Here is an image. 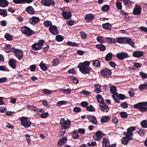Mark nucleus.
Wrapping results in <instances>:
<instances>
[{
	"label": "nucleus",
	"instance_id": "864d4df0",
	"mask_svg": "<svg viewBox=\"0 0 147 147\" xmlns=\"http://www.w3.org/2000/svg\"><path fill=\"white\" fill-rule=\"evenodd\" d=\"M121 117L122 118H126L127 117L128 115L125 112H121L120 113Z\"/></svg>",
	"mask_w": 147,
	"mask_h": 147
},
{
	"label": "nucleus",
	"instance_id": "c756f323",
	"mask_svg": "<svg viewBox=\"0 0 147 147\" xmlns=\"http://www.w3.org/2000/svg\"><path fill=\"white\" fill-rule=\"evenodd\" d=\"M110 119L109 117L107 116H103L100 119L101 122L103 123L108 121Z\"/></svg>",
	"mask_w": 147,
	"mask_h": 147
},
{
	"label": "nucleus",
	"instance_id": "603ef678",
	"mask_svg": "<svg viewBox=\"0 0 147 147\" xmlns=\"http://www.w3.org/2000/svg\"><path fill=\"white\" fill-rule=\"evenodd\" d=\"M87 111L90 112H94L95 111V109L94 107L91 105L88 106L86 108Z\"/></svg>",
	"mask_w": 147,
	"mask_h": 147
},
{
	"label": "nucleus",
	"instance_id": "9d476101",
	"mask_svg": "<svg viewBox=\"0 0 147 147\" xmlns=\"http://www.w3.org/2000/svg\"><path fill=\"white\" fill-rule=\"evenodd\" d=\"M41 3L42 5L48 7L54 6L55 4V2L53 0H42Z\"/></svg>",
	"mask_w": 147,
	"mask_h": 147
},
{
	"label": "nucleus",
	"instance_id": "412c9836",
	"mask_svg": "<svg viewBox=\"0 0 147 147\" xmlns=\"http://www.w3.org/2000/svg\"><path fill=\"white\" fill-rule=\"evenodd\" d=\"M127 136V137H123L121 139V143L124 145H127L130 140H132L133 138Z\"/></svg>",
	"mask_w": 147,
	"mask_h": 147
},
{
	"label": "nucleus",
	"instance_id": "aec40b11",
	"mask_svg": "<svg viewBox=\"0 0 147 147\" xmlns=\"http://www.w3.org/2000/svg\"><path fill=\"white\" fill-rule=\"evenodd\" d=\"M62 15L65 19L69 20L71 18L72 14L70 11H63Z\"/></svg>",
	"mask_w": 147,
	"mask_h": 147
},
{
	"label": "nucleus",
	"instance_id": "6ab92c4d",
	"mask_svg": "<svg viewBox=\"0 0 147 147\" xmlns=\"http://www.w3.org/2000/svg\"><path fill=\"white\" fill-rule=\"evenodd\" d=\"M95 18L94 15L92 14H88L86 15L84 18L86 22H90Z\"/></svg>",
	"mask_w": 147,
	"mask_h": 147
},
{
	"label": "nucleus",
	"instance_id": "0eeeda50",
	"mask_svg": "<svg viewBox=\"0 0 147 147\" xmlns=\"http://www.w3.org/2000/svg\"><path fill=\"white\" fill-rule=\"evenodd\" d=\"M45 40H40L37 43H35L32 45V49L35 51H37L41 50L42 46L44 45Z\"/></svg>",
	"mask_w": 147,
	"mask_h": 147
},
{
	"label": "nucleus",
	"instance_id": "c9c22d12",
	"mask_svg": "<svg viewBox=\"0 0 147 147\" xmlns=\"http://www.w3.org/2000/svg\"><path fill=\"white\" fill-rule=\"evenodd\" d=\"M67 140V138L66 137H62L59 140L57 143V145L59 146H61V144H60V142H63L64 144L65 143Z\"/></svg>",
	"mask_w": 147,
	"mask_h": 147
},
{
	"label": "nucleus",
	"instance_id": "de8ad7c7",
	"mask_svg": "<svg viewBox=\"0 0 147 147\" xmlns=\"http://www.w3.org/2000/svg\"><path fill=\"white\" fill-rule=\"evenodd\" d=\"M124 4L125 5H127L128 6H130L132 4V1L130 0H124L123 1Z\"/></svg>",
	"mask_w": 147,
	"mask_h": 147
},
{
	"label": "nucleus",
	"instance_id": "774afa93",
	"mask_svg": "<svg viewBox=\"0 0 147 147\" xmlns=\"http://www.w3.org/2000/svg\"><path fill=\"white\" fill-rule=\"evenodd\" d=\"M140 74L141 77L143 79H146L147 78V74L145 73H144L142 71L140 72Z\"/></svg>",
	"mask_w": 147,
	"mask_h": 147
},
{
	"label": "nucleus",
	"instance_id": "79ce46f5",
	"mask_svg": "<svg viewBox=\"0 0 147 147\" xmlns=\"http://www.w3.org/2000/svg\"><path fill=\"white\" fill-rule=\"evenodd\" d=\"M116 7L117 9L119 10H121L122 9V6L121 4V3L117 1L115 3Z\"/></svg>",
	"mask_w": 147,
	"mask_h": 147
},
{
	"label": "nucleus",
	"instance_id": "a211bd4d",
	"mask_svg": "<svg viewBox=\"0 0 147 147\" xmlns=\"http://www.w3.org/2000/svg\"><path fill=\"white\" fill-rule=\"evenodd\" d=\"M17 61L16 60L13 59H9L8 62L9 65L12 69H16V68Z\"/></svg>",
	"mask_w": 147,
	"mask_h": 147
},
{
	"label": "nucleus",
	"instance_id": "b1692460",
	"mask_svg": "<svg viewBox=\"0 0 147 147\" xmlns=\"http://www.w3.org/2000/svg\"><path fill=\"white\" fill-rule=\"evenodd\" d=\"M143 52L141 51H135L133 53L132 56L136 58H139L143 56Z\"/></svg>",
	"mask_w": 147,
	"mask_h": 147
},
{
	"label": "nucleus",
	"instance_id": "37998d69",
	"mask_svg": "<svg viewBox=\"0 0 147 147\" xmlns=\"http://www.w3.org/2000/svg\"><path fill=\"white\" fill-rule=\"evenodd\" d=\"M66 44L68 46L74 47H76L78 46V44L76 43L70 41L67 42Z\"/></svg>",
	"mask_w": 147,
	"mask_h": 147
},
{
	"label": "nucleus",
	"instance_id": "f8f14e48",
	"mask_svg": "<svg viewBox=\"0 0 147 147\" xmlns=\"http://www.w3.org/2000/svg\"><path fill=\"white\" fill-rule=\"evenodd\" d=\"M135 6L136 7L134 8L133 11V14L134 15H139L141 13L142 8L140 6H139L137 4H136Z\"/></svg>",
	"mask_w": 147,
	"mask_h": 147
},
{
	"label": "nucleus",
	"instance_id": "f03ea898",
	"mask_svg": "<svg viewBox=\"0 0 147 147\" xmlns=\"http://www.w3.org/2000/svg\"><path fill=\"white\" fill-rule=\"evenodd\" d=\"M147 101L140 102L134 105V108L138 109L140 112H146L147 111Z\"/></svg>",
	"mask_w": 147,
	"mask_h": 147
},
{
	"label": "nucleus",
	"instance_id": "20e7f679",
	"mask_svg": "<svg viewBox=\"0 0 147 147\" xmlns=\"http://www.w3.org/2000/svg\"><path fill=\"white\" fill-rule=\"evenodd\" d=\"M11 52L14 53V55L19 60H20L22 58L23 56V52L21 49L12 47L11 48Z\"/></svg>",
	"mask_w": 147,
	"mask_h": 147
},
{
	"label": "nucleus",
	"instance_id": "58836bf2",
	"mask_svg": "<svg viewBox=\"0 0 147 147\" xmlns=\"http://www.w3.org/2000/svg\"><path fill=\"white\" fill-rule=\"evenodd\" d=\"M106 40L108 43H115V39L112 38H106Z\"/></svg>",
	"mask_w": 147,
	"mask_h": 147
},
{
	"label": "nucleus",
	"instance_id": "8fccbe9b",
	"mask_svg": "<svg viewBox=\"0 0 147 147\" xmlns=\"http://www.w3.org/2000/svg\"><path fill=\"white\" fill-rule=\"evenodd\" d=\"M60 91L61 92H62L63 94H69L71 92V90L69 88H67L66 89H61Z\"/></svg>",
	"mask_w": 147,
	"mask_h": 147
},
{
	"label": "nucleus",
	"instance_id": "f257e3e1",
	"mask_svg": "<svg viewBox=\"0 0 147 147\" xmlns=\"http://www.w3.org/2000/svg\"><path fill=\"white\" fill-rule=\"evenodd\" d=\"M90 63L89 61H85L83 63H80L78 67L79 69L80 72L84 74H89L91 68L89 67Z\"/></svg>",
	"mask_w": 147,
	"mask_h": 147
},
{
	"label": "nucleus",
	"instance_id": "ddd939ff",
	"mask_svg": "<svg viewBox=\"0 0 147 147\" xmlns=\"http://www.w3.org/2000/svg\"><path fill=\"white\" fill-rule=\"evenodd\" d=\"M50 32L54 35H56L59 33L57 27L55 25L51 26L49 28Z\"/></svg>",
	"mask_w": 147,
	"mask_h": 147
},
{
	"label": "nucleus",
	"instance_id": "473e14b6",
	"mask_svg": "<svg viewBox=\"0 0 147 147\" xmlns=\"http://www.w3.org/2000/svg\"><path fill=\"white\" fill-rule=\"evenodd\" d=\"M96 98L97 101L100 103V104L104 103V100L102 96L100 94H99L97 95Z\"/></svg>",
	"mask_w": 147,
	"mask_h": 147
},
{
	"label": "nucleus",
	"instance_id": "4be33fe9",
	"mask_svg": "<svg viewBox=\"0 0 147 147\" xmlns=\"http://www.w3.org/2000/svg\"><path fill=\"white\" fill-rule=\"evenodd\" d=\"M102 132L100 131H97L96 132V135L93 136L94 139L96 141H100L102 138Z\"/></svg>",
	"mask_w": 147,
	"mask_h": 147
},
{
	"label": "nucleus",
	"instance_id": "39448f33",
	"mask_svg": "<svg viewBox=\"0 0 147 147\" xmlns=\"http://www.w3.org/2000/svg\"><path fill=\"white\" fill-rule=\"evenodd\" d=\"M21 31L22 33L28 36H30L35 33L33 30L26 26H23L21 28Z\"/></svg>",
	"mask_w": 147,
	"mask_h": 147
},
{
	"label": "nucleus",
	"instance_id": "bb28decb",
	"mask_svg": "<svg viewBox=\"0 0 147 147\" xmlns=\"http://www.w3.org/2000/svg\"><path fill=\"white\" fill-rule=\"evenodd\" d=\"M102 145L103 147H110L109 142L105 138H104L103 139Z\"/></svg>",
	"mask_w": 147,
	"mask_h": 147
},
{
	"label": "nucleus",
	"instance_id": "6e6d98bb",
	"mask_svg": "<svg viewBox=\"0 0 147 147\" xmlns=\"http://www.w3.org/2000/svg\"><path fill=\"white\" fill-rule=\"evenodd\" d=\"M59 59H55L52 61V65L54 66H57L59 64Z\"/></svg>",
	"mask_w": 147,
	"mask_h": 147
},
{
	"label": "nucleus",
	"instance_id": "13d9d810",
	"mask_svg": "<svg viewBox=\"0 0 147 147\" xmlns=\"http://www.w3.org/2000/svg\"><path fill=\"white\" fill-rule=\"evenodd\" d=\"M73 138L75 139H78L79 138V136L78 134L77 133L76 131H74L73 132Z\"/></svg>",
	"mask_w": 147,
	"mask_h": 147
},
{
	"label": "nucleus",
	"instance_id": "393cba45",
	"mask_svg": "<svg viewBox=\"0 0 147 147\" xmlns=\"http://www.w3.org/2000/svg\"><path fill=\"white\" fill-rule=\"evenodd\" d=\"M25 11L27 13L31 15H34L35 13V11L34 9L31 6H29L26 7Z\"/></svg>",
	"mask_w": 147,
	"mask_h": 147
},
{
	"label": "nucleus",
	"instance_id": "5701e85b",
	"mask_svg": "<svg viewBox=\"0 0 147 147\" xmlns=\"http://www.w3.org/2000/svg\"><path fill=\"white\" fill-rule=\"evenodd\" d=\"M136 128L134 127H131L127 129V136L130 137L129 138H132L131 136H133V131H135Z\"/></svg>",
	"mask_w": 147,
	"mask_h": 147
},
{
	"label": "nucleus",
	"instance_id": "dca6fc26",
	"mask_svg": "<svg viewBox=\"0 0 147 147\" xmlns=\"http://www.w3.org/2000/svg\"><path fill=\"white\" fill-rule=\"evenodd\" d=\"M89 121L94 124L96 125L98 121L95 117L92 115H88L87 117Z\"/></svg>",
	"mask_w": 147,
	"mask_h": 147
},
{
	"label": "nucleus",
	"instance_id": "3c124183",
	"mask_svg": "<svg viewBox=\"0 0 147 147\" xmlns=\"http://www.w3.org/2000/svg\"><path fill=\"white\" fill-rule=\"evenodd\" d=\"M142 127L144 128H147V121L146 120H144L140 123Z\"/></svg>",
	"mask_w": 147,
	"mask_h": 147
},
{
	"label": "nucleus",
	"instance_id": "72a5a7b5",
	"mask_svg": "<svg viewBox=\"0 0 147 147\" xmlns=\"http://www.w3.org/2000/svg\"><path fill=\"white\" fill-rule=\"evenodd\" d=\"M92 65L94 67H99L100 65V61L98 60H95L93 62Z\"/></svg>",
	"mask_w": 147,
	"mask_h": 147
},
{
	"label": "nucleus",
	"instance_id": "ea45409f",
	"mask_svg": "<svg viewBox=\"0 0 147 147\" xmlns=\"http://www.w3.org/2000/svg\"><path fill=\"white\" fill-rule=\"evenodd\" d=\"M110 90L111 93L115 94V93L117 94V93L116 92L117 90L116 87L114 86H111L110 87Z\"/></svg>",
	"mask_w": 147,
	"mask_h": 147
},
{
	"label": "nucleus",
	"instance_id": "f704fd0d",
	"mask_svg": "<svg viewBox=\"0 0 147 147\" xmlns=\"http://www.w3.org/2000/svg\"><path fill=\"white\" fill-rule=\"evenodd\" d=\"M0 15L2 16L3 17H5L7 16V12L6 10L0 9Z\"/></svg>",
	"mask_w": 147,
	"mask_h": 147
},
{
	"label": "nucleus",
	"instance_id": "f3484780",
	"mask_svg": "<svg viewBox=\"0 0 147 147\" xmlns=\"http://www.w3.org/2000/svg\"><path fill=\"white\" fill-rule=\"evenodd\" d=\"M40 18L37 17L33 16L29 19V22L32 25H34L38 23L40 21Z\"/></svg>",
	"mask_w": 147,
	"mask_h": 147
},
{
	"label": "nucleus",
	"instance_id": "4c0bfd02",
	"mask_svg": "<svg viewBox=\"0 0 147 147\" xmlns=\"http://www.w3.org/2000/svg\"><path fill=\"white\" fill-rule=\"evenodd\" d=\"M95 91L96 92V93H99L101 91V88L99 85H95Z\"/></svg>",
	"mask_w": 147,
	"mask_h": 147
},
{
	"label": "nucleus",
	"instance_id": "2f4dec72",
	"mask_svg": "<svg viewBox=\"0 0 147 147\" xmlns=\"http://www.w3.org/2000/svg\"><path fill=\"white\" fill-rule=\"evenodd\" d=\"M113 56V55L111 53H108L105 57V60L106 61H110L112 59Z\"/></svg>",
	"mask_w": 147,
	"mask_h": 147
},
{
	"label": "nucleus",
	"instance_id": "e433bc0d",
	"mask_svg": "<svg viewBox=\"0 0 147 147\" xmlns=\"http://www.w3.org/2000/svg\"><path fill=\"white\" fill-rule=\"evenodd\" d=\"M26 107L28 109H29L32 111H33L35 112L37 109V108L36 107L32 105H28L26 106Z\"/></svg>",
	"mask_w": 147,
	"mask_h": 147
},
{
	"label": "nucleus",
	"instance_id": "338daca9",
	"mask_svg": "<svg viewBox=\"0 0 147 147\" xmlns=\"http://www.w3.org/2000/svg\"><path fill=\"white\" fill-rule=\"evenodd\" d=\"M144 129H140L139 131H137L138 134L141 136H143L144 135Z\"/></svg>",
	"mask_w": 147,
	"mask_h": 147
},
{
	"label": "nucleus",
	"instance_id": "4468645a",
	"mask_svg": "<svg viewBox=\"0 0 147 147\" xmlns=\"http://www.w3.org/2000/svg\"><path fill=\"white\" fill-rule=\"evenodd\" d=\"M34 0H13V2L16 4H29L32 3Z\"/></svg>",
	"mask_w": 147,
	"mask_h": 147
},
{
	"label": "nucleus",
	"instance_id": "49530a36",
	"mask_svg": "<svg viewBox=\"0 0 147 147\" xmlns=\"http://www.w3.org/2000/svg\"><path fill=\"white\" fill-rule=\"evenodd\" d=\"M11 46L9 45H7L6 46L5 49V51L7 53H9L10 51L11 52V48L10 49Z\"/></svg>",
	"mask_w": 147,
	"mask_h": 147
},
{
	"label": "nucleus",
	"instance_id": "9b49d317",
	"mask_svg": "<svg viewBox=\"0 0 147 147\" xmlns=\"http://www.w3.org/2000/svg\"><path fill=\"white\" fill-rule=\"evenodd\" d=\"M116 57L119 60H123L128 57L129 56L127 53L122 52L117 53L116 55Z\"/></svg>",
	"mask_w": 147,
	"mask_h": 147
},
{
	"label": "nucleus",
	"instance_id": "bf43d9fd",
	"mask_svg": "<svg viewBox=\"0 0 147 147\" xmlns=\"http://www.w3.org/2000/svg\"><path fill=\"white\" fill-rule=\"evenodd\" d=\"M42 92L44 94H49L51 93V91L47 89H44L42 91Z\"/></svg>",
	"mask_w": 147,
	"mask_h": 147
},
{
	"label": "nucleus",
	"instance_id": "1a4fd4ad",
	"mask_svg": "<svg viewBox=\"0 0 147 147\" xmlns=\"http://www.w3.org/2000/svg\"><path fill=\"white\" fill-rule=\"evenodd\" d=\"M100 73L104 78H107L111 76L112 74V71L110 69L107 68H105L101 70Z\"/></svg>",
	"mask_w": 147,
	"mask_h": 147
},
{
	"label": "nucleus",
	"instance_id": "6e6552de",
	"mask_svg": "<svg viewBox=\"0 0 147 147\" xmlns=\"http://www.w3.org/2000/svg\"><path fill=\"white\" fill-rule=\"evenodd\" d=\"M20 123L21 125L24 127H29L31 125V121L28 120L27 117H22L20 118Z\"/></svg>",
	"mask_w": 147,
	"mask_h": 147
},
{
	"label": "nucleus",
	"instance_id": "e2e57ef3",
	"mask_svg": "<svg viewBox=\"0 0 147 147\" xmlns=\"http://www.w3.org/2000/svg\"><path fill=\"white\" fill-rule=\"evenodd\" d=\"M128 104L125 102L121 103L120 104V106L123 108L126 109L128 107Z\"/></svg>",
	"mask_w": 147,
	"mask_h": 147
},
{
	"label": "nucleus",
	"instance_id": "680f3d73",
	"mask_svg": "<svg viewBox=\"0 0 147 147\" xmlns=\"http://www.w3.org/2000/svg\"><path fill=\"white\" fill-rule=\"evenodd\" d=\"M66 103V102L65 101H61L58 102L56 104V106H57L59 107L61 105H65Z\"/></svg>",
	"mask_w": 147,
	"mask_h": 147
},
{
	"label": "nucleus",
	"instance_id": "69168bd1",
	"mask_svg": "<svg viewBox=\"0 0 147 147\" xmlns=\"http://www.w3.org/2000/svg\"><path fill=\"white\" fill-rule=\"evenodd\" d=\"M112 122L115 125H117L118 122V120L116 117H113L112 118Z\"/></svg>",
	"mask_w": 147,
	"mask_h": 147
},
{
	"label": "nucleus",
	"instance_id": "c03bdc74",
	"mask_svg": "<svg viewBox=\"0 0 147 147\" xmlns=\"http://www.w3.org/2000/svg\"><path fill=\"white\" fill-rule=\"evenodd\" d=\"M44 25L46 27H48L52 26V23L51 22L49 21L46 20L43 23Z\"/></svg>",
	"mask_w": 147,
	"mask_h": 147
},
{
	"label": "nucleus",
	"instance_id": "423d86ee",
	"mask_svg": "<svg viewBox=\"0 0 147 147\" xmlns=\"http://www.w3.org/2000/svg\"><path fill=\"white\" fill-rule=\"evenodd\" d=\"M71 121L67 119L65 120L64 118H61L60 120V124L61 127L65 130L70 127Z\"/></svg>",
	"mask_w": 147,
	"mask_h": 147
},
{
	"label": "nucleus",
	"instance_id": "4d7b16f0",
	"mask_svg": "<svg viewBox=\"0 0 147 147\" xmlns=\"http://www.w3.org/2000/svg\"><path fill=\"white\" fill-rule=\"evenodd\" d=\"M109 7L108 5H105L102 7L101 9L103 11H109Z\"/></svg>",
	"mask_w": 147,
	"mask_h": 147
},
{
	"label": "nucleus",
	"instance_id": "5fc2aeb1",
	"mask_svg": "<svg viewBox=\"0 0 147 147\" xmlns=\"http://www.w3.org/2000/svg\"><path fill=\"white\" fill-rule=\"evenodd\" d=\"M5 38L8 40H11L13 38V36L8 33H6L5 35Z\"/></svg>",
	"mask_w": 147,
	"mask_h": 147
},
{
	"label": "nucleus",
	"instance_id": "a18cd8bd",
	"mask_svg": "<svg viewBox=\"0 0 147 147\" xmlns=\"http://www.w3.org/2000/svg\"><path fill=\"white\" fill-rule=\"evenodd\" d=\"M139 88L141 90L146 89H147V84H141L139 86Z\"/></svg>",
	"mask_w": 147,
	"mask_h": 147
},
{
	"label": "nucleus",
	"instance_id": "0e129e2a",
	"mask_svg": "<svg viewBox=\"0 0 147 147\" xmlns=\"http://www.w3.org/2000/svg\"><path fill=\"white\" fill-rule=\"evenodd\" d=\"M35 112L37 114L39 115V114H41L44 113V111L43 109H38L37 108Z\"/></svg>",
	"mask_w": 147,
	"mask_h": 147
},
{
	"label": "nucleus",
	"instance_id": "7c9ffc66",
	"mask_svg": "<svg viewBox=\"0 0 147 147\" xmlns=\"http://www.w3.org/2000/svg\"><path fill=\"white\" fill-rule=\"evenodd\" d=\"M39 66L41 69L44 71H46L48 69V67L46 64H44L42 61L39 64Z\"/></svg>",
	"mask_w": 147,
	"mask_h": 147
},
{
	"label": "nucleus",
	"instance_id": "2eb2a0df",
	"mask_svg": "<svg viewBox=\"0 0 147 147\" xmlns=\"http://www.w3.org/2000/svg\"><path fill=\"white\" fill-rule=\"evenodd\" d=\"M101 111H102L107 112L109 109V107L105 103L100 104L99 105Z\"/></svg>",
	"mask_w": 147,
	"mask_h": 147
},
{
	"label": "nucleus",
	"instance_id": "09e8293b",
	"mask_svg": "<svg viewBox=\"0 0 147 147\" xmlns=\"http://www.w3.org/2000/svg\"><path fill=\"white\" fill-rule=\"evenodd\" d=\"M55 38L57 41L60 42L63 40L64 39V37L61 35H58L56 36Z\"/></svg>",
	"mask_w": 147,
	"mask_h": 147
},
{
	"label": "nucleus",
	"instance_id": "a878e982",
	"mask_svg": "<svg viewBox=\"0 0 147 147\" xmlns=\"http://www.w3.org/2000/svg\"><path fill=\"white\" fill-rule=\"evenodd\" d=\"M9 2L7 0H0V7H5L7 6Z\"/></svg>",
	"mask_w": 147,
	"mask_h": 147
},
{
	"label": "nucleus",
	"instance_id": "052dcab7",
	"mask_svg": "<svg viewBox=\"0 0 147 147\" xmlns=\"http://www.w3.org/2000/svg\"><path fill=\"white\" fill-rule=\"evenodd\" d=\"M39 114L40 117L44 119L47 118L49 115V113L47 112L45 113L44 112L41 114Z\"/></svg>",
	"mask_w": 147,
	"mask_h": 147
},
{
	"label": "nucleus",
	"instance_id": "cd10ccee",
	"mask_svg": "<svg viewBox=\"0 0 147 147\" xmlns=\"http://www.w3.org/2000/svg\"><path fill=\"white\" fill-rule=\"evenodd\" d=\"M102 28L107 30H111V26L109 23H107L103 24L102 25Z\"/></svg>",
	"mask_w": 147,
	"mask_h": 147
},
{
	"label": "nucleus",
	"instance_id": "c85d7f7f",
	"mask_svg": "<svg viewBox=\"0 0 147 147\" xmlns=\"http://www.w3.org/2000/svg\"><path fill=\"white\" fill-rule=\"evenodd\" d=\"M96 47L101 51H104L106 50L105 46L102 44H97L96 45Z\"/></svg>",
	"mask_w": 147,
	"mask_h": 147
},
{
	"label": "nucleus",
	"instance_id": "a19ab883",
	"mask_svg": "<svg viewBox=\"0 0 147 147\" xmlns=\"http://www.w3.org/2000/svg\"><path fill=\"white\" fill-rule=\"evenodd\" d=\"M96 40L98 42H100L101 43H103L106 42L104 40V37L102 36H100L97 37Z\"/></svg>",
	"mask_w": 147,
	"mask_h": 147
},
{
	"label": "nucleus",
	"instance_id": "7ed1b4c3",
	"mask_svg": "<svg viewBox=\"0 0 147 147\" xmlns=\"http://www.w3.org/2000/svg\"><path fill=\"white\" fill-rule=\"evenodd\" d=\"M116 41L120 43L127 44L133 47L135 46L134 42L130 38L119 37L117 38Z\"/></svg>",
	"mask_w": 147,
	"mask_h": 147
}]
</instances>
